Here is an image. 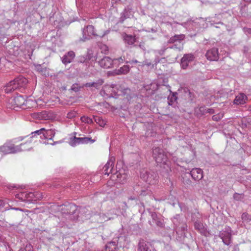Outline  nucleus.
Wrapping results in <instances>:
<instances>
[{
    "label": "nucleus",
    "mask_w": 251,
    "mask_h": 251,
    "mask_svg": "<svg viewBox=\"0 0 251 251\" xmlns=\"http://www.w3.org/2000/svg\"><path fill=\"white\" fill-rule=\"evenodd\" d=\"M40 141L35 135H29L26 136H19L14 139V141L17 144L18 152L29 151L36 146V143Z\"/></svg>",
    "instance_id": "f257e3e1"
},
{
    "label": "nucleus",
    "mask_w": 251,
    "mask_h": 251,
    "mask_svg": "<svg viewBox=\"0 0 251 251\" xmlns=\"http://www.w3.org/2000/svg\"><path fill=\"white\" fill-rule=\"evenodd\" d=\"M152 155L156 162L163 166L165 172L168 174L171 171L170 162L168 160L166 153L161 148L157 147L153 149Z\"/></svg>",
    "instance_id": "f03ea898"
},
{
    "label": "nucleus",
    "mask_w": 251,
    "mask_h": 251,
    "mask_svg": "<svg viewBox=\"0 0 251 251\" xmlns=\"http://www.w3.org/2000/svg\"><path fill=\"white\" fill-rule=\"evenodd\" d=\"M28 80L22 76H19L8 83L4 87L5 93H9L13 91L25 87L27 84Z\"/></svg>",
    "instance_id": "7ed1b4c3"
},
{
    "label": "nucleus",
    "mask_w": 251,
    "mask_h": 251,
    "mask_svg": "<svg viewBox=\"0 0 251 251\" xmlns=\"http://www.w3.org/2000/svg\"><path fill=\"white\" fill-rule=\"evenodd\" d=\"M106 33L107 32L104 30L96 31L94 26L89 25L83 29V37L84 39L83 41L90 39L92 36L103 37Z\"/></svg>",
    "instance_id": "20e7f679"
},
{
    "label": "nucleus",
    "mask_w": 251,
    "mask_h": 251,
    "mask_svg": "<svg viewBox=\"0 0 251 251\" xmlns=\"http://www.w3.org/2000/svg\"><path fill=\"white\" fill-rule=\"evenodd\" d=\"M17 143L14 142V139L7 141L2 146H0V152L3 154L16 153L18 152Z\"/></svg>",
    "instance_id": "39448f33"
},
{
    "label": "nucleus",
    "mask_w": 251,
    "mask_h": 251,
    "mask_svg": "<svg viewBox=\"0 0 251 251\" xmlns=\"http://www.w3.org/2000/svg\"><path fill=\"white\" fill-rule=\"evenodd\" d=\"M17 198L21 200L22 201H36L43 198L42 195L40 193L36 192H21L17 195Z\"/></svg>",
    "instance_id": "423d86ee"
},
{
    "label": "nucleus",
    "mask_w": 251,
    "mask_h": 251,
    "mask_svg": "<svg viewBox=\"0 0 251 251\" xmlns=\"http://www.w3.org/2000/svg\"><path fill=\"white\" fill-rule=\"evenodd\" d=\"M143 179L150 185H154L157 183L158 176L154 172H148L142 176Z\"/></svg>",
    "instance_id": "0eeeda50"
},
{
    "label": "nucleus",
    "mask_w": 251,
    "mask_h": 251,
    "mask_svg": "<svg viewBox=\"0 0 251 251\" xmlns=\"http://www.w3.org/2000/svg\"><path fill=\"white\" fill-rule=\"evenodd\" d=\"M42 133L43 134V136L46 139L52 140L55 134V132L54 129H50L45 131V129L42 128L33 132L32 134H37L38 135H40Z\"/></svg>",
    "instance_id": "6e6552de"
},
{
    "label": "nucleus",
    "mask_w": 251,
    "mask_h": 251,
    "mask_svg": "<svg viewBox=\"0 0 251 251\" xmlns=\"http://www.w3.org/2000/svg\"><path fill=\"white\" fill-rule=\"evenodd\" d=\"M25 102V98L21 95L17 96L9 100V102L12 104V106L14 107H24Z\"/></svg>",
    "instance_id": "1a4fd4ad"
},
{
    "label": "nucleus",
    "mask_w": 251,
    "mask_h": 251,
    "mask_svg": "<svg viewBox=\"0 0 251 251\" xmlns=\"http://www.w3.org/2000/svg\"><path fill=\"white\" fill-rule=\"evenodd\" d=\"M207 59L210 61H217L219 59L218 50L212 48L208 50L205 55Z\"/></svg>",
    "instance_id": "9d476101"
},
{
    "label": "nucleus",
    "mask_w": 251,
    "mask_h": 251,
    "mask_svg": "<svg viewBox=\"0 0 251 251\" xmlns=\"http://www.w3.org/2000/svg\"><path fill=\"white\" fill-rule=\"evenodd\" d=\"M95 141L94 140L92 139L91 138L89 137H81L77 138L75 137L74 139L72 140V145H76V144H87L88 143H93Z\"/></svg>",
    "instance_id": "9b49d317"
},
{
    "label": "nucleus",
    "mask_w": 251,
    "mask_h": 251,
    "mask_svg": "<svg viewBox=\"0 0 251 251\" xmlns=\"http://www.w3.org/2000/svg\"><path fill=\"white\" fill-rule=\"evenodd\" d=\"M99 64L101 67L108 69L113 67V62L112 59L108 56H105L102 58L100 61Z\"/></svg>",
    "instance_id": "f8f14e48"
},
{
    "label": "nucleus",
    "mask_w": 251,
    "mask_h": 251,
    "mask_svg": "<svg viewBox=\"0 0 251 251\" xmlns=\"http://www.w3.org/2000/svg\"><path fill=\"white\" fill-rule=\"evenodd\" d=\"M194 59L193 54H185L181 60V65L183 69H186L188 67L189 63L192 62Z\"/></svg>",
    "instance_id": "ddd939ff"
},
{
    "label": "nucleus",
    "mask_w": 251,
    "mask_h": 251,
    "mask_svg": "<svg viewBox=\"0 0 251 251\" xmlns=\"http://www.w3.org/2000/svg\"><path fill=\"white\" fill-rule=\"evenodd\" d=\"M192 178L195 180H200L203 177V171L200 168H194L190 172Z\"/></svg>",
    "instance_id": "4468645a"
},
{
    "label": "nucleus",
    "mask_w": 251,
    "mask_h": 251,
    "mask_svg": "<svg viewBox=\"0 0 251 251\" xmlns=\"http://www.w3.org/2000/svg\"><path fill=\"white\" fill-rule=\"evenodd\" d=\"M129 70L130 68L128 65H124L119 69L114 70L112 73L113 75H126Z\"/></svg>",
    "instance_id": "2eb2a0df"
},
{
    "label": "nucleus",
    "mask_w": 251,
    "mask_h": 251,
    "mask_svg": "<svg viewBox=\"0 0 251 251\" xmlns=\"http://www.w3.org/2000/svg\"><path fill=\"white\" fill-rule=\"evenodd\" d=\"M75 57V52L73 51H69L63 56L62 61L64 64L70 63L73 61Z\"/></svg>",
    "instance_id": "dca6fc26"
},
{
    "label": "nucleus",
    "mask_w": 251,
    "mask_h": 251,
    "mask_svg": "<svg viewBox=\"0 0 251 251\" xmlns=\"http://www.w3.org/2000/svg\"><path fill=\"white\" fill-rule=\"evenodd\" d=\"M247 100V96L243 93H240L236 96L234 103L236 104H243L246 102Z\"/></svg>",
    "instance_id": "f3484780"
},
{
    "label": "nucleus",
    "mask_w": 251,
    "mask_h": 251,
    "mask_svg": "<svg viewBox=\"0 0 251 251\" xmlns=\"http://www.w3.org/2000/svg\"><path fill=\"white\" fill-rule=\"evenodd\" d=\"M37 101L33 98L29 97L25 100V104L23 108H30L36 106Z\"/></svg>",
    "instance_id": "a211bd4d"
},
{
    "label": "nucleus",
    "mask_w": 251,
    "mask_h": 251,
    "mask_svg": "<svg viewBox=\"0 0 251 251\" xmlns=\"http://www.w3.org/2000/svg\"><path fill=\"white\" fill-rule=\"evenodd\" d=\"M103 83V80L102 79H99L96 82H89L83 84L81 87L83 88L84 87H94L96 88H98L100 86H101Z\"/></svg>",
    "instance_id": "6ab92c4d"
},
{
    "label": "nucleus",
    "mask_w": 251,
    "mask_h": 251,
    "mask_svg": "<svg viewBox=\"0 0 251 251\" xmlns=\"http://www.w3.org/2000/svg\"><path fill=\"white\" fill-rule=\"evenodd\" d=\"M185 36L184 34H181L179 35H175L170 38L169 42L170 43H174L176 42H180L185 39Z\"/></svg>",
    "instance_id": "aec40b11"
},
{
    "label": "nucleus",
    "mask_w": 251,
    "mask_h": 251,
    "mask_svg": "<svg viewBox=\"0 0 251 251\" xmlns=\"http://www.w3.org/2000/svg\"><path fill=\"white\" fill-rule=\"evenodd\" d=\"M113 166V162L111 160L108 161L103 168L105 174L109 175L110 173H112Z\"/></svg>",
    "instance_id": "412c9836"
},
{
    "label": "nucleus",
    "mask_w": 251,
    "mask_h": 251,
    "mask_svg": "<svg viewBox=\"0 0 251 251\" xmlns=\"http://www.w3.org/2000/svg\"><path fill=\"white\" fill-rule=\"evenodd\" d=\"M195 228L201 234H204L206 230L205 227L202 223L200 222L197 221L194 224Z\"/></svg>",
    "instance_id": "4be33fe9"
},
{
    "label": "nucleus",
    "mask_w": 251,
    "mask_h": 251,
    "mask_svg": "<svg viewBox=\"0 0 251 251\" xmlns=\"http://www.w3.org/2000/svg\"><path fill=\"white\" fill-rule=\"evenodd\" d=\"M133 17V12L130 9H126L123 13L121 17L122 20L123 21L127 18H131Z\"/></svg>",
    "instance_id": "5701e85b"
},
{
    "label": "nucleus",
    "mask_w": 251,
    "mask_h": 251,
    "mask_svg": "<svg viewBox=\"0 0 251 251\" xmlns=\"http://www.w3.org/2000/svg\"><path fill=\"white\" fill-rule=\"evenodd\" d=\"M125 60V57L124 56H122L119 58L112 59L113 62V67L119 66L121 64L124 62Z\"/></svg>",
    "instance_id": "b1692460"
},
{
    "label": "nucleus",
    "mask_w": 251,
    "mask_h": 251,
    "mask_svg": "<svg viewBox=\"0 0 251 251\" xmlns=\"http://www.w3.org/2000/svg\"><path fill=\"white\" fill-rule=\"evenodd\" d=\"M139 251H148L147 244L143 241H140L139 243Z\"/></svg>",
    "instance_id": "393cba45"
},
{
    "label": "nucleus",
    "mask_w": 251,
    "mask_h": 251,
    "mask_svg": "<svg viewBox=\"0 0 251 251\" xmlns=\"http://www.w3.org/2000/svg\"><path fill=\"white\" fill-rule=\"evenodd\" d=\"M125 39L129 45H132L135 42L134 38L131 35H126Z\"/></svg>",
    "instance_id": "a878e982"
},
{
    "label": "nucleus",
    "mask_w": 251,
    "mask_h": 251,
    "mask_svg": "<svg viewBox=\"0 0 251 251\" xmlns=\"http://www.w3.org/2000/svg\"><path fill=\"white\" fill-rule=\"evenodd\" d=\"M95 121L101 126H103L105 125V122L101 117H96L95 118Z\"/></svg>",
    "instance_id": "bb28decb"
},
{
    "label": "nucleus",
    "mask_w": 251,
    "mask_h": 251,
    "mask_svg": "<svg viewBox=\"0 0 251 251\" xmlns=\"http://www.w3.org/2000/svg\"><path fill=\"white\" fill-rule=\"evenodd\" d=\"M242 219L245 222H250L251 220L250 215L248 213L245 212L243 213L241 216Z\"/></svg>",
    "instance_id": "cd10ccee"
},
{
    "label": "nucleus",
    "mask_w": 251,
    "mask_h": 251,
    "mask_svg": "<svg viewBox=\"0 0 251 251\" xmlns=\"http://www.w3.org/2000/svg\"><path fill=\"white\" fill-rule=\"evenodd\" d=\"M81 121L85 123L91 124L93 123L92 120L87 116H82L81 117Z\"/></svg>",
    "instance_id": "c85d7f7f"
},
{
    "label": "nucleus",
    "mask_w": 251,
    "mask_h": 251,
    "mask_svg": "<svg viewBox=\"0 0 251 251\" xmlns=\"http://www.w3.org/2000/svg\"><path fill=\"white\" fill-rule=\"evenodd\" d=\"M224 116L223 113H219L212 116V119L215 121H218L221 120Z\"/></svg>",
    "instance_id": "c756f323"
},
{
    "label": "nucleus",
    "mask_w": 251,
    "mask_h": 251,
    "mask_svg": "<svg viewBox=\"0 0 251 251\" xmlns=\"http://www.w3.org/2000/svg\"><path fill=\"white\" fill-rule=\"evenodd\" d=\"M75 112L74 111H72L68 113L67 117L69 118H72L75 116Z\"/></svg>",
    "instance_id": "7c9ffc66"
},
{
    "label": "nucleus",
    "mask_w": 251,
    "mask_h": 251,
    "mask_svg": "<svg viewBox=\"0 0 251 251\" xmlns=\"http://www.w3.org/2000/svg\"><path fill=\"white\" fill-rule=\"evenodd\" d=\"M77 85V84H74L72 88V90L76 92L78 91L80 89V87H78Z\"/></svg>",
    "instance_id": "2f4dec72"
},
{
    "label": "nucleus",
    "mask_w": 251,
    "mask_h": 251,
    "mask_svg": "<svg viewBox=\"0 0 251 251\" xmlns=\"http://www.w3.org/2000/svg\"><path fill=\"white\" fill-rule=\"evenodd\" d=\"M244 31L246 34H251V28L245 27V28H244Z\"/></svg>",
    "instance_id": "473e14b6"
},
{
    "label": "nucleus",
    "mask_w": 251,
    "mask_h": 251,
    "mask_svg": "<svg viewBox=\"0 0 251 251\" xmlns=\"http://www.w3.org/2000/svg\"><path fill=\"white\" fill-rule=\"evenodd\" d=\"M212 110H213L212 109H208L207 110V112H208V113H213V111H212Z\"/></svg>",
    "instance_id": "72a5a7b5"
},
{
    "label": "nucleus",
    "mask_w": 251,
    "mask_h": 251,
    "mask_svg": "<svg viewBox=\"0 0 251 251\" xmlns=\"http://www.w3.org/2000/svg\"><path fill=\"white\" fill-rule=\"evenodd\" d=\"M178 49V50H179V51H180V50H183V46H181V47H179Z\"/></svg>",
    "instance_id": "f704fd0d"
},
{
    "label": "nucleus",
    "mask_w": 251,
    "mask_h": 251,
    "mask_svg": "<svg viewBox=\"0 0 251 251\" xmlns=\"http://www.w3.org/2000/svg\"><path fill=\"white\" fill-rule=\"evenodd\" d=\"M131 62L133 63H137L138 62V61L136 60H132L131 61Z\"/></svg>",
    "instance_id": "c9c22d12"
},
{
    "label": "nucleus",
    "mask_w": 251,
    "mask_h": 251,
    "mask_svg": "<svg viewBox=\"0 0 251 251\" xmlns=\"http://www.w3.org/2000/svg\"><path fill=\"white\" fill-rule=\"evenodd\" d=\"M121 175V174L120 173H119L117 174V177L118 178H119V176H120Z\"/></svg>",
    "instance_id": "e433bc0d"
},
{
    "label": "nucleus",
    "mask_w": 251,
    "mask_h": 251,
    "mask_svg": "<svg viewBox=\"0 0 251 251\" xmlns=\"http://www.w3.org/2000/svg\"><path fill=\"white\" fill-rule=\"evenodd\" d=\"M249 109L251 111V105L249 107Z\"/></svg>",
    "instance_id": "4c0bfd02"
},
{
    "label": "nucleus",
    "mask_w": 251,
    "mask_h": 251,
    "mask_svg": "<svg viewBox=\"0 0 251 251\" xmlns=\"http://www.w3.org/2000/svg\"><path fill=\"white\" fill-rule=\"evenodd\" d=\"M223 241L226 244H227V243H226L225 241V240L224 239H223Z\"/></svg>",
    "instance_id": "58836bf2"
},
{
    "label": "nucleus",
    "mask_w": 251,
    "mask_h": 251,
    "mask_svg": "<svg viewBox=\"0 0 251 251\" xmlns=\"http://www.w3.org/2000/svg\"><path fill=\"white\" fill-rule=\"evenodd\" d=\"M2 203V201H0V206L1 205Z\"/></svg>",
    "instance_id": "ea45409f"
},
{
    "label": "nucleus",
    "mask_w": 251,
    "mask_h": 251,
    "mask_svg": "<svg viewBox=\"0 0 251 251\" xmlns=\"http://www.w3.org/2000/svg\"><path fill=\"white\" fill-rule=\"evenodd\" d=\"M155 215V214H152V217H153V218H154V216Z\"/></svg>",
    "instance_id": "a19ab883"
}]
</instances>
